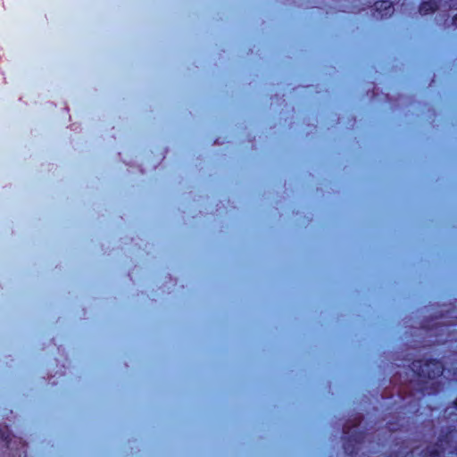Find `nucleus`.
<instances>
[{
    "mask_svg": "<svg viewBox=\"0 0 457 457\" xmlns=\"http://www.w3.org/2000/svg\"><path fill=\"white\" fill-rule=\"evenodd\" d=\"M411 370L417 375L419 379L428 378L433 379L443 374L442 364L436 361H426L424 364L420 361H415L411 363Z\"/></svg>",
    "mask_w": 457,
    "mask_h": 457,
    "instance_id": "1",
    "label": "nucleus"
},
{
    "mask_svg": "<svg viewBox=\"0 0 457 457\" xmlns=\"http://www.w3.org/2000/svg\"><path fill=\"white\" fill-rule=\"evenodd\" d=\"M374 5L376 12L379 13L381 18L390 16L394 12L392 3L389 1H377Z\"/></svg>",
    "mask_w": 457,
    "mask_h": 457,
    "instance_id": "2",
    "label": "nucleus"
},
{
    "mask_svg": "<svg viewBox=\"0 0 457 457\" xmlns=\"http://www.w3.org/2000/svg\"><path fill=\"white\" fill-rule=\"evenodd\" d=\"M437 8V4L435 0L423 2L420 7V12L422 15L433 12Z\"/></svg>",
    "mask_w": 457,
    "mask_h": 457,
    "instance_id": "3",
    "label": "nucleus"
},
{
    "mask_svg": "<svg viewBox=\"0 0 457 457\" xmlns=\"http://www.w3.org/2000/svg\"><path fill=\"white\" fill-rule=\"evenodd\" d=\"M445 452L441 445H438L436 449L430 452L431 457H440L441 454Z\"/></svg>",
    "mask_w": 457,
    "mask_h": 457,
    "instance_id": "4",
    "label": "nucleus"
},
{
    "mask_svg": "<svg viewBox=\"0 0 457 457\" xmlns=\"http://www.w3.org/2000/svg\"><path fill=\"white\" fill-rule=\"evenodd\" d=\"M449 8H457V0H450Z\"/></svg>",
    "mask_w": 457,
    "mask_h": 457,
    "instance_id": "5",
    "label": "nucleus"
},
{
    "mask_svg": "<svg viewBox=\"0 0 457 457\" xmlns=\"http://www.w3.org/2000/svg\"><path fill=\"white\" fill-rule=\"evenodd\" d=\"M344 433H345V435L350 434V429H349V428H348V426H347V425H345V428H344Z\"/></svg>",
    "mask_w": 457,
    "mask_h": 457,
    "instance_id": "6",
    "label": "nucleus"
},
{
    "mask_svg": "<svg viewBox=\"0 0 457 457\" xmlns=\"http://www.w3.org/2000/svg\"><path fill=\"white\" fill-rule=\"evenodd\" d=\"M455 405L457 406V398H456V401H455Z\"/></svg>",
    "mask_w": 457,
    "mask_h": 457,
    "instance_id": "7",
    "label": "nucleus"
},
{
    "mask_svg": "<svg viewBox=\"0 0 457 457\" xmlns=\"http://www.w3.org/2000/svg\"><path fill=\"white\" fill-rule=\"evenodd\" d=\"M456 375H457V370H456Z\"/></svg>",
    "mask_w": 457,
    "mask_h": 457,
    "instance_id": "8",
    "label": "nucleus"
}]
</instances>
